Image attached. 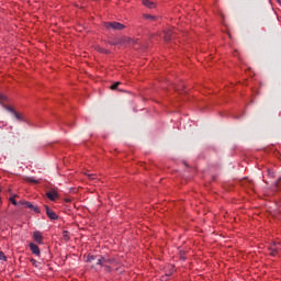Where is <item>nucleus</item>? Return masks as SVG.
<instances>
[{
	"label": "nucleus",
	"instance_id": "nucleus-19",
	"mask_svg": "<svg viewBox=\"0 0 281 281\" xmlns=\"http://www.w3.org/2000/svg\"><path fill=\"white\" fill-rule=\"evenodd\" d=\"M0 260H8V257H5V254H3V251L0 250Z\"/></svg>",
	"mask_w": 281,
	"mask_h": 281
},
{
	"label": "nucleus",
	"instance_id": "nucleus-11",
	"mask_svg": "<svg viewBox=\"0 0 281 281\" xmlns=\"http://www.w3.org/2000/svg\"><path fill=\"white\" fill-rule=\"evenodd\" d=\"M2 106H3V109H5V111H9L10 113H13V115H14V113H16V111H14L12 106H8L5 104H2Z\"/></svg>",
	"mask_w": 281,
	"mask_h": 281
},
{
	"label": "nucleus",
	"instance_id": "nucleus-2",
	"mask_svg": "<svg viewBox=\"0 0 281 281\" xmlns=\"http://www.w3.org/2000/svg\"><path fill=\"white\" fill-rule=\"evenodd\" d=\"M33 240L37 243V245H43V233H41V231H35L33 233Z\"/></svg>",
	"mask_w": 281,
	"mask_h": 281
},
{
	"label": "nucleus",
	"instance_id": "nucleus-8",
	"mask_svg": "<svg viewBox=\"0 0 281 281\" xmlns=\"http://www.w3.org/2000/svg\"><path fill=\"white\" fill-rule=\"evenodd\" d=\"M108 262H109V260H106L104 257H101L98 259L97 265H99L100 267H106L109 269Z\"/></svg>",
	"mask_w": 281,
	"mask_h": 281
},
{
	"label": "nucleus",
	"instance_id": "nucleus-20",
	"mask_svg": "<svg viewBox=\"0 0 281 281\" xmlns=\"http://www.w3.org/2000/svg\"><path fill=\"white\" fill-rule=\"evenodd\" d=\"M63 236H64V238H65L66 240H69V232L64 231V232H63Z\"/></svg>",
	"mask_w": 281,
	"mask_h": 281
},
{
	"label": "nucleus",
	"instance_id": "nucleus-16",
	"mask_svg": "<svg viewBox=\"0 0 281 281\" xmlns=\"http://www.w3.org/2000/svg\"><path fill=\"white\" fill-rule=\"evenodd\" d=\"M117 87H120V81L114 82V83L111 86V89H112L113 91H115V89H117Z\"/></svg>",
	"mask_w": 281,
	"mask_h": 281
},
{
	"label": "nucleus",
	"instance_id": "nucleus-14",
	"mask_svg": "<svg viewBox=\"0 0 281 281\" xmlns=\"http://www.w3.org/2000/svg\"><path fill=\"white\" fill-rule=\"evenodd\" d=\"M13 115L19 120V122H23V116H21V114H19L18 112H14Z\"/></svg>",
	"mask_w": 281,
	"mask_h": 281
},
{
	"label": "nucleus",
	"instance_id": "nucleus-13",
	"mask_svg": "<svg viewBox=\"0 0 281 281\" xmlns=\"http://www.w3.org/2000/svg\"><path fill=\"white\" fill-rule=\"evenodd\" d=\"M15 199H16V195L9 198V201L12 203V205H19Z\"/></svg>",
	"mask_w": 281,
	"mask_h": 281
},
{
	"label": "nucleus",
	"instance_id": "nucleus-6",
	"mask_svg": "<svg viewBox=\"0 0 281 281\" xmlns=\"http://www.w3.org/2000/svg\"><path fill=\"white\" fill-rule=\"evenodd\" d=\"M46 196L49 199V201H56V199H58V192L49 191L46 193Z\"/></svg>",
	"mask_w": 281,
	"mask_h": 281
},
{
	"label": "nucleus",
	"instance_id": "nucleus-22",
	"mask_svg": "<svg viewBox=\"0 0 281 281\" xmlns=\"http://www.w3.org/2000/svg\"><path fill=\"white\" fill-rule=\"evenodd\" d=\"M31 262L32 265H34V267H36V263H37L36 259H31Z\"/></svg>",
	"mask_w": 281,
	"mask_h": 281
},
{
	"label": "nucleus",
	"instance_id": "nucleus-5",
	"mask_svg": "<svg viewBox=\"0 0 281 281\" xmlns=\"http://www.w3.org/2000/svg\"><path fill=\"white\" fill-rule=\"evenodd\" d=\"M143 5H145V8H148L149 10L157 8V4L150 0H143Z\"/></svg>",
	"mask_w": 281,
	"mask_h": 281
},
{
	"label": "nucleus",
	"instance_id": "nucleus-3",
	"mask_svg": "<svg viewBox=\"0 0 281 281\" xmlns=\"http://www.w3.org/2000/svg\"><path fill=\"white\" fill-rule=\"evenodd\" d=\"M46 214L50 221H58V215L49 206H45Z\"/></svg>",
	"mask_w": 281,
	"mask_h": 281
},
{
	"label": "nucleus",
	"instance_id": "nucleus-15",
	"mask_svg": "<svg viewBox=\"0 0 281 281\" xmlns=\"http://www.w3.org/2000/svg\"><path fill=\"white\" fill-rule=\"evenodd\" d=\"M93 260H95V256L88 255L87 262H93Z\"/></svg>",
	"mask_w": 281,
	"mask_h": 281
},
{
	"label": "nucleus",
	"instance_id": "nucleus-4",
	"mask_svg": "<svg viewBox=\"0 0 281 281\" xmlns=\"http://www.w3.org/2000/svg\"><path fill=\"white\" fill-rule=\"evenodd\" d=\"M29 247L32 251V254H34L35 256H41V248H38V246L34 243H30Z\"/></svg>",
	"mask_w": 281,
	"mask_h": 281
},
{
	"label": "nucleus",
	"instance_id": "nucleus-7",
	"mask_svg": "<svg viewBox=\"0 0 281 281\" xmlns=\"http://www.w3.org/2000/svg\"><path fill=\"white\" fill-rule=\"evenodd\" d=\"M172 38V30L167 29L164 31V40L165 41H170Z\"/></svg>",
	"mask_w": 281,
	"mask_h": 281
},
{
	"label": "nucleus",
	"instance_id": "nucleus-9",
	"mask_svg": "<svg viewBox=\"0 0 281 281\" xmlns=\"http://www.w3.org/2000/svg\"><path fill=\"white\" fill-rule=\"evenodd\" d=\"M270 256H278V247L271 246L269 249Z\"/></svg>",
	"mask_w": 281,
	"mask_h": 281
},
{
	"label": "nucleus",
	"instance_id": "nucleus-25",
	"mask_svg": "<svg viewBox=\"0 0 281 281\" xmlns=\"http://www.w3.org/2000/svg\"><path fill=\"white\" fill-rule=\"evenodd\" d=\"M278 1V3H281V0H277Z\"/></svg>",
	"mask_w": 281,
	"mask_h": 281
},
{
	"label": "nucleus",
	"instance_id": "nucleus-12",
	"mask_svg": "<svg viewBox=\"0 0 281 281\" xmlns=\"http://www.w3.org/2000/svg\"><path fill=\"white\" fill-rule=\"evenodd\" d=\"M26 205L30 207V210H34V212H40L38 207L34 206L32 203L26 202Z\"/></svg>",
	"mask_w": 281,
	"mask_h": 281
},
{
	"label": "nucleus",
	"instance_id": "nucleus-21",
	"mask_svg": "<svg viewBox=\"0 0 281 281\" xmlns=\"http://www.w3.org/2000/svg\"><path fill=\"white\" fill-rule=\"evenodd\" d=\"M87 176L89 177V179H95V176L93 173H87Z\"/></svg>",
	"mask_w": 281,
	"mask_h": 281
},
{
	"label": "nucleus",
	"instance_id": "nucleus-1",
	"mask_svg": "<svg viewBox=\"0 0 281 281\" xmlns=\"http://www.w3.org/2000/svg\"><path fill=\"white\" fill-rule=\"evenodd\" d=\"M104 27L106 30H124V24L120 22H105Z\"/></svg>",
	"mask_w": 281,
	"mask_h": 281
},
{
	"label": "nucleus",
	"instance_id": "nucleus-24",
	"mask_svg": "<svg viewBox=\"0 0 281 281\" xmlns=\"http://www.w3.org/2000/svg\"><path fill=\"white\" fill-rule=\"evenodd\" d=\"M278 1V3H281V0H277Z\"/></svg>",
	"mask_w": 281,
	"mask_h": 281
},
{
	"label": "nucleus",
	"instance_id": "nucleus-23",
	"mask_svg": "<svg viewBox=\"0 0 281 281\" xmlns=\"http://www.w3.org/2000/svg\"><path fill=\"white\" fill-rule=\"evenodd\" d=\"M182 260H186V257H181Z\"/></svg>",
	"mask_w": 281,
	"mask_h": 281
},
{
	"label": "nucleus",
	"instance_id": "nucleus-10",
	"mask_svg": "<svg viewBox=\"0 0 281 281\" xmlns=\"http://www.w3.org/2000/svg\"><path fill=\"white\" fill-rule=\"evenodd\" d=\"M143 18L146 19L147 21H157V18L150 14H144Z\"/></svg>",
	"mask_w": 281,
	"mask_h": 281
},
{
	"label": "nucleus",
	"instance_id": "nucleus-17",
	"mask_svg": "<svg viewBox=\"0 0 281 281\" xmlns=\"http://www.w3.org/2000/svg\"><path fill=\"white\" fill-rule=\"evenodd\" d=\"M0 102H8V97H5V94L0 93Z\"/></svg>",
	"mask_w": 281,
	"mask_h": 281
},
{
	"label": "nucleus",
	"instance_id": "nucleus-18",
	"mask_svg": "<svg viewBox=\"0 0 281 281\" xmlns=\"http://www.w3.org/2000/svg\"><path fill=\"white\" fill-rule=\"evenodd\" d=\"M26 181H29L30 183H40V181L34 178H27Z\"/></svg>",
	"mask_w": 281,
	"mask_h": 281
}]
</instances>
